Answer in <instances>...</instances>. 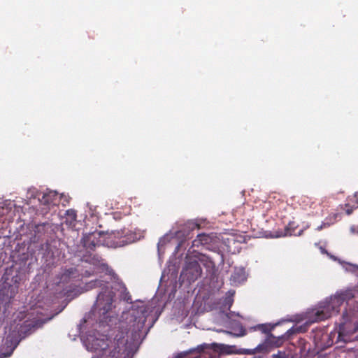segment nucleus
I'll return each mask as SVG.
<instances>
[{
	"instance_id": "1",
	"label": "nucleus",
	"mask_w": 358,
	"mask_h": 358,
	"mask_svg": "<svg viewBox=\"0 0 358 358\" xmlns=\"http://www.w3.org/2000/svg\"><path fill=\"white\" fill-rule=\"evenodd\" d=\"M20 281V271L13 266L6 269L0 282V296H3V299H10L15 296Z\"/></svg>"
},
{
	"instance_id": "2",
	"label": "nucleus",
	"mask_w": 358,
	"mask_h": 358,
	"mask_svg": "<svg viewBox=\"0 0 358 358\" xmlns=\"http://www.w3.org/2000/svg\"><path fill=\"white\" fill-rule=\"evenodd\" d=\"M345 299L343 296L339 295L331 298V300L313 312L311 321L317 322L324 320L331 316L334 313L339 312V308L343 304Z\"/></svg>"
},
{
	"instance_id": "3",
	"label": "nucleus",
	"mask_w": 358,
	"mask_h": 358,
	"mask_svg": "<svg viewBox=\"0 0 358 358\" xmlns=\"http://www.w3.org/2000/svg\"><path fill=\"white\" fill-rule=\"evenodd\" d=\"M110 342L107 338H95L92 340L89 339L86 345L89 350L96 352L101 357L104 355L107 357Z\"/></svg>"
},
{
	"instance_id": "4",
	"label": "nucleus",
	"mask_w": 358,
	"mask_h": 358,
	"mask_svg": "<svg viewBox=\"0 0 358 358\" xmlns=\"http://www.w3.org/2000/svg\"><path fill=\"white\" fill-rule=\"evenodd\" d=\"M202 273L201 268L199 262L196 260L187 262L183 268L180 275L186 278L189 282L196 280L200 277Z\"/></svg>"
},
{
	"instance_id": "5",
	"label": "nucleus",
	"mask_w": 358,
	"mask_h": 358,
	"mask_svg": "<svg viewBox=\"0 0 358 358\" xmlns=\"http://www.w3.org/2000/svg\"><path fill=\"white\" fill-rule=\"evenodd\" d=\"M103 233L101 231H94L86 234L83 238V246L88 250H94L96 246H99L104 243L106 241L101 238Z\"/></svg>"
},
{
	"instance_id": "6",
	"label": "nucleus",
	"mask_w": 358,
	"mask_h": 358,
	"mask_svg": "<svg viewBox=\"0 0 358 358\" xmlns=\"http://www.w3.org/2000/svg\"><path fill=\"white\" fill-rule=\"evenodd\" d=\"M113 299L111 296L99 293L97 296L95 306L99 309L100 315H106L112 308Z\"/></svg>"
},
{
	"instance_id": "7",
	"label": "nucleus",
	"mask_w": 358,
	"mask_h": 358,
	"mask_svg": "<svg viewBox=\"0 0 358 358\" xmlns=\"http://www.w3.org/2000/svg\"><path fill=\"white\" fill-rule=\"evenodd\" d=\"M20 335L18 332L15 331H13L10 333H9L5 339L3 345L8 350V355H10L13 350L16 348L19 342H20Z\"/></svg>"
},
{
	"instance_id": "8",
	"label": "nucleus",
	"mask_w": 358,
	"mask_h": 358,
	"mask_svg": "<svg viewBox=\"0 0 358 358\" xmlns=\"http://www.w3.org/2000/svg\"><path fill=\"white\" fill-rule=\"evenodd\" d=\"M78 277V270L76 268L64 269L59 275V284H67Z\"/></svg>"
},
{
	"instance_id": "9",
	"label": "nucleus",
	"mask_w": 358,
	"mask_h": 358,
	"mask_svg": "<svg viewBox=\"0 0 358 358\" xmlns=\"http://www.w3.org/2000/svg\"><path fill=\"white\" fill-rule=\"evenodd\" d=\"M107 238L111 239V241H108L106 243H110V245L115 248L121 247L127 243L124 238L122 236V232L120 231L112 232L108 235Z\"/></svg>"
},
{
	"instance_id": "10",
	"label": "nucleus",
	"mask_w": 358,
	"mask_h": 358,
	"mask_svg": "<svg viewBox=\"0 0 358 358\" xmlns=\"http://www.w3.org/2000/svg\"><path fill=\"white\" fill-rule=\"evenodd\" d=\"M57 195L52 192H50L45 193L43 195L42 198L40 199L41 203L43 205L49 206L51 204L55 205V200L56 199Z\"/></svg>"
},
{
	"instance_id": "11",
	"label": "nucleus",
	"mask_w": 358,
	"mask_h": 358,
	"mask_svg": "<svg viewBox=\"0 0 358 358\" xmlns=\"http://www.w3.org/2000/svg\"><path fill=\"white\" fill-rule=\"evenodd\" d=\"M210 241V237L206 234H199L193 241V246L199 247V245H206Z\"/></svg>"
},
{
	"instance_id": "12",
	"label": "nucleus",
	"mask_w": 358,
	"mask_h": 358,
	"mask_svg": "<svg viewBox=\"0 0 358 358\" xmlns=\"http://www.w3.org/2000/svg\"><path fill=\"white\" fill-rule=\"evenodd\" d=\"M199 260L205 267L209 269H213L215 267V262L211 257L208 256L202 255Z\"/></svg>"
},
{
	"instance_id": "13",
	"label": "nucleus",
	"mask_w": 358,
	"mask_h": 358,
	"mask_svg": "<svg viewBox=\"0 0 358 358\" xmlns=\"http://www.w3.org/2000/svg\"><path fill=\"white\" fill-rule=\"evenodd\" d=\"M350 324L348 322H344L340 327V332L339 336H341L343 333L346 331L347 334H352L358 331V324H355L352 329H348V325Z\"/></svg>"
},
{
	"instance_id": "14",
	"label": "nucleus",
	"mask_w": 358,
	"mask_h": 358,
	"mask_svg": "<svg viewBox=\"0 0 358 358\" xmlns=\"http://www.w3.org/2000/svg\"><path fill=\"white\" fill-rule=\"evenodd\" d=\"M122 349L120 347L119 344L115 343L113 349L109 351L107 358H120Z\"/></svg>"
},
{
	"instance_id": "15",
	"label": "nucleus",
	"mask_w": 358,
	"mask_h": 358,
	"mask_svg": "<svg viewBox=\"0 0 358 358\" xmlns=\"http://www.w3.org/2000/svg\"><path fill=\"white\" fill-rule=\"evenodd\" d=\"M274 325L262 324L256 327V329L261 331L262 332L268 334L273 329Z\"/></svg>"
},
{
	"instance_id": "16",
	"label": "nucleus",
	"mask_w": 358,
	"mask_h": 358,
	"mask_svg": "<svg viewBox=\"0 0 358 358\" xmlns=\"http://www.w3.org/2000/svg\"><path fill=\"white\" fill-rule=\"evenodd\" d=\"M299 331V328L292 327L288 329L284 335L282 336V338L285 340H289L291 336Z\"/></svg>"
},
{
	"instance_id": "17",
	"label": "nucleus",
	"mask_w": 358,
	"mask_h": 358,
	"mask_svg": "<svg viewBox=\"0 0 358 358\" xmlns=\"http://www.w3.org/2000/svg\"><path fill=\"white\" fill-rule=\"evenodd\" d=\"M231 278L234 282H241L244 280V274L243 273L234 272L231 275Z\"/></svg>"
},
{
	"instance_id": "18",
	"label": "nucleus",
	"mask_w": 358,
	"mask_h": 358,
	"mask_svg": "<svg viewBox=\"0 0 358 358\" xmlns=\"http://www.w3.org/2000/svg\"><path fill=\"white\" fill-rule=\"evenodd\" d=\"M294 225L295 223L294 222H289L288 225L285 227V235H292V234L294 232Z\"/></svg>"
},
{
	"instance_id": "19",
	"label": "nucleus",
	"mask_w": 358,
	"mask_h": 358,
	"mask_svg": "<svg viewBox=\"0 0 358 358\" xmlns=\"http://www.w3.org/2000/svg\"><path fill=\"white\" fill-rule=\"evenodd\" d=\"M101 285H102V281L99 280H93L87 284V287H89L90 289H92V288L96 287H101Z\"/></svg>"
},
{
	"instance_id": "20",
	"label": "nucleus",
	"mask_w": 358,
	"mask_h": 358,
	"mask_svg": "<svg viewBox=\"0 0 358 358\" xmlns=\"http://www.w3.org/2000/svg\"><path fill=\"white\" fill-rule=\"evenodd\" d=\"M271 358H287V356L285 352L278 351L277 354L272 355Z\"/></svg>"
},
{
	"instance_id": "21",
	"label": "nucleus",
	"mask_w": 358,
	"mask_h": 358,
	"mask_svg": "<svg viewBox=\"0 0 358 358\" xmlns=\"http://www.w3.org/2000/svg\"><path fill=\"white\" fill-rule=\"evenodd\" d=\"M145 318H143L142 320H139L137 322V328H136V330L137 331H141L144 325H145Z\"/></svg>"
},
{
	"instance_id": "22",
	"label": "nucleus",
	"mask_w": 358,
	"mask_h": 358,
	"mask_svg": "<svg viewBox=\"0 0 358 358\" xmlns=\"http://www.w3.org/2000/svg\"><path fill=\"white\" fill-rule=\"evenodd\" d=\"M67 215H69L73 220H76V213L73 210H68Z\"/></svg>"
},
{
	"instance_id": "23",
	"label": "nucleus",
	"mask_w": 358,
	"mask_h": 358,
	"mask_svg": "<svg viewBox=\"0 0 358 358\" xmlns=\"http://www.w3.org/2000/svg\"><path fill=\"white\" fill-rule=\"evenodd\" d=\"M225 303H226V305H229V306L230 307L233 303L232 297L231 296L227 297L225 299Z\"/></svg>"
},
{
	"instance_id": "24",
	"label": "nucleus",
	"mask_w": 358,
	"mask_h": 358,
	"mask_svg": "<svg viewBox=\"0 0 358 358\" xmlns=\"http://www.w3.org/2000/svg\"><path fill=\"white\" fill-rule=\"evenodd\" d=\"M73 291L70 290V289H68L65 292L64 296H66V297H70L71 296V293Z\"/></svg>"
},
{
	"instance_id": "25",
	"label": "nucleus",
	"mask_w": 358,
	"mask_h": 358,
	"mask_svg": "<svg viewBox=\"0 0 358 358\" xmlns=\"http://www.w3.org/2000/svg\"><path fill=\"white\" fill-rule=\"evenodd\" d=\"M351 212H352L351 210H347V213H348V214H350V213H351Z\"/></svg>"
},
{
	"instance_id": "26",
	"label": "nucleus",
	"mask_w": 358,
	"mask_h": 358,
	"mask_svg": "<svg viewBox=\"0 0 358 358\" xmlns=\"http://www.w3.org/2000/svg\"><path fill=\"white\" fill-rule=\"evenodd\" d=\"M315 203V202H312L310 208H312V206L314 205Z\"/></svg>"
},
{
	"instance_id": "27",
	"label": "nucleus",
	"mask_w": 358,
	"mask_h": 358,
	"mask_svg": "<svg viewBox=\"0 0 358 358\" xmlns=\"http://www.w3.org/2000/svg\"><path fill=\"white\" fill-rule=\"evenodd\" d=\"M322 228V226H320V227H318V229H321Z\"/></svg>"
},
{
	"instance_id": "28",
	"label": "nucleus",
	"mask_w": 358,
	"mask_h": 358,
	"mask_svg": "<svg viewBox=\"0 0 358 358\" xmlns=\"http://www.w3.org/2000/svg\"><path fill=\"white\" fill-rule=\"evenodd\" d=\"M305 199H309V198H308V197H306V198H305ZM305 201H306V200H304V202H305Z\"/></svg>"
},
{
	"instance_id": "29",
	"label": "nucleus",
	"mask_w": 358,
	"mask_h": 358,
	"mask_svg": "<svg viewBox=\"0 0 358 358\" xmlns=\"http://www.w3.org/2000/svg\"><path fill=\"white\" fill-rule=\"evenodd\" d=\"M357 204H358V198H357Z\"/></svg>"
}]
</instances>
